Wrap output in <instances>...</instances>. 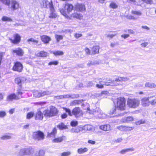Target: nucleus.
I'll list each match as a JSON object with an SVG mask.
<instances>
[{"mask_svg": "<svg viewBox=\"0 0 156 156\" xmlns=\"http://www.w3.org/2000/svg\"><path fill=\"white\" fill-rule=\"evenodd\" d=\"M34 95L36 97L39 98L41 97V92L37 91H35L34 93Z\"/></svg>", "mask_w": 156, "mask_h": 156, "instance_id": "obj_44", "label": "nucleus"}, {"mask_svg": "<svg viewBox=\"0 0 156 156\" xmlns=\"http://www.w3.org/2000/svg\"><path fill=\"white\" fill-rule=\"evenodd\" d=\"M83 101L82 99L72 101L70 103V106H75L81 103Z\"/></svg>", "mask_w": 156, "mask_h": 156, "instance_id": "obj_21", "label": "nucleus"}, {"mask_svg": "<svg viewBox=\"0 0 156 156\" xmlns=\"http://www.w3.org/2000/svg\"><path fill=\"white\" fill-rule=\"evenodd\" d=\"M72 114L77 118L83 115V113L80 108L75 107L72 110Z\"/></svg>", "mask_w": 156, "mask_h": 156, "instance_id": "obj_7", "label": "nucleus"}, {"mask_svg": "<svg viewBox=\"0 0 156 156\" xmlns=\"http://www.w3.org/2000/svg\"><path fill=\"white\" fill-rule=\"evenodd\" d=\"M52 91H51L47 90L45 91L41 92V97L44 96L46 95H49L52 94Z\"/></svg>", "mask_w": 156, "mask_h": 156, "instance_id": "obj_37", "label": "nucleus"}, {"mask_svg": "<svg viewBox=\"0 0 156 156\" xmlns=\"http://www.w3.org/2000/svg\"><path fill=\"white\" fill-rule=\"evenodd\" d=\"M83 129L85 130H90L92 129V127L90 125H87L83 126Z\"/></svg>", "mask_w": 156, "mask_h": 156, "instance_id": "obj_42", "label": "nucleus"}, {"mask_svg": "<svg viewBox=\"0 0 156 156\" xmlns=\"http://www.w3.org/2000/svg\"><path fill=\"white\" fill-rule=\"evenodd\" d=\"M43 117V115L41 112L40 111H37L35 115V119L37 120H42Z\"/></svg>", "mask_w": 156, "mask_h": 156, "instance_id": "obj_19", "label": "nucleus"}, {"mask_svg": "<svg viewBox=\"0 0 156 156\" xmlns=\"http://www.w3.org/2000/svg\"><path fill=\"white\" fill-rule=\"evenodd\" d=\"M58 110L55 107L51 106L50 110H45L43 112L44 116L46 117H51L54 116L57 114Z\"/></svg>", "mask_w": 156, "mask_h": 156, "instance_id": "obj_2", "label": "nucleus"}, {"mask_svg": "<svg viewBox=\"0 0 156 156\" xmlns=\"http://www.w3.org/2000/svg\"><path fill=\"white\" fill-rule=\"evenodd\" d=\"M11 138V136L7 135H5L1 137V139L2 140L9 139Z\"/></svg>", "mask_w": 156, "mask_h": 156, "instance_id": "obj_55", "label": "nucleus"}, {"mask_svg": "<svg viewBox=\"0 0 156 156\" xmlns=\"http://www.w3.org/2000/svg\"><path fill=\"white\" fill-rule=\"evenodd\" d=\"M151 97L143 98L141 99V103L142 106L145 107L148 106L149 105L150 101H149V99Z\"/></svg>", "mask_w": 156, "mask_h": 156, "instance_id": "obj_11", "label": "nucleus"}, {"mask_svg": "<svg viewBox=\"0 0 156 156\" xmlns=\"http://www.w3.org/2000/svg\"><path fill=\"white\" fill-rule=\"evenodd\" d=\"M26 80V79L24 77H18L15 80V82L20 85H21V83Z\"/></svg>", "mask_w": 156, "mask_h": 156, "instance_id": "obj_16", "label": "nucleus"}, {"mask_svg": "<svg viewBox=\"0 0 156 156\" xmlns=\"http://www.w3.org/2000/svg\"><path fill=\"white\" fill-rule=\"evenodd\" d=\"M54 11L55 9L54 7L53 10V11L50 10L51 12L50 13L48 16L50 18L54 19L56 18L57 17V15L56 14L54 13Z\"/></svg>", "mask_w": 156, "mask_h": 156, "instance_id": "obj_27", "label": "nucleus"}, {"mask_svg": "<svg viewBox=\"0 0 156 156\" xmlns=\"http://www.w3.org/2000/svg\"><path fill=\"white\" fill-rule=\"evenodd\" d=\"M88 150V149L86 147H84L83 148H80L78 149L77 152L78 154H81L87 152Z\"/></svg>", "mask_w": 156, "mask_h": 156, "instance_id": "obj_33", "label": "nucleus"}, {"mask_svg": "<svg viewBox=\"0 0 156 156\" xmlns=\"http://www.w3.org/2000/svg\"><path fill=\"white\" fill-rule=\"evenodd\" d=\"M2 20L3 21H8L11 22L12 21V20L10 17H8L6 16H3L2 19Z\"/></svg>", "mask_w": 156, "mask_h": 156, "instance_id": "obj_38", "label": "nucleus"}, {"mask_svg": "<svg viewBox=\"0 0 156 156\" xmlns=\"http://www.w3.org/2000/svg\"><path fill=\"white\" fill-rule=\"evenodd\" d=\"M57 133V129L55 128H54L52 131L51 133L48 134V136L49 137H55V135Z\"/></svg>", "mask_w": 156, "mask_h": 156, "instance_id": "obj_25", "label": "nucleus"}, {"mask_svg": "<svg viewBox=\"0 0 156 156\" xmlns=\"http://www.w3.org/2000/svg\"><path fill=\"white\" fill-rule=\"evenodd\" d=\"M100 129L105 131H108L111 129L110 126L109 125H105L101 126Z\"/></svg>", "mask_w": 156, "mask_h": 156, "instance_id": "obj_23", "label": "nucleus"}, {"mask_svg": "<svg viewBox=\"0 0 156 156\" xmlns=\"http://www.w3.org/2000/svg\"><path fill=\"white\" fill-rule=\"evenodd\" d=\"M20 98V97L18 96H16L15 94H12L9 95L7 98V101H10L13 99H19Z\"/></svg>", "mask_w": 156, "mask_h": 156, "instance_id": "obj_20", "label": "nucleus"}, {"mask_svg": "<svg viewBox=\"0 0 156 156\" xmlns=\"http://www.w3.org/2000/svg\"><path fill=\"white\" fill-rule=\"evenodd\" d=\"M78 124V122L76 121H73L70 122V125L72 126H76Z\"/></svg>", "mask_w": 156, "mask_h": 156, "instance_id": "obj_53", "label": "nucleus"}, {"mask_svg": "<svg viewBox=\"0 0 156 156\" xmlns=\"http://www.w3.org/2000/svg\"><path fill=\"white\" fill-rule=\"evenodd\" d=\"M132 13L137 15L140 16L141 15V13L140 12L136 11H132Z\"/></svg>", "mask_w": 156, "mask_h": 156, "instance_id": "obj_56", "label": "nucleus"}, {"mask_svg": "<svg viewBox=\"0 0 156 156\" xmlns=\"http://www.w3.org/2000/svg\"><path fill=\"white\" fill-rule=\"evenodd\" d=\"M102 83L103 82L102 81H100V84H97L96 85V87L99 88H103V85H104V84H103V83Z\"/></svg>", "mask_w": 156, "mask_h": 156, "instance_id": "obj_52", "label": "nucleus"}, {"mask_svg": "<svg viewBox=\"0 0 156 156\" xmlns=\"http://www.w3.org/2000/svg\"><path fill=\"white\" fill-rule=\"evenodd\" d=\"M45 152L43 150H40L38 152H36L34 156H44Z\"/></svg>", "mask_w": 156, "mask_h": 156, "instance_id": "obj_30", "label": "nucleus"}, {"mask_svg": "<svg viewBox=\"0 0 156 156\" xmlns=\"http://www.w3.org/2000/svg\"><path fill=\"white\" fill-rule=\"evenodd\" d=\"M133 151L134 149L133 148H127L122 150L120 151L119 152L121 154H124L127 152Z\"/></svg>", "mask_w": 156, "mask_h": 156, "instance_id": "obj_32", "label": "nucleus"}, {"mask_svg": "<svg viewBox=\"0 0 156 156\" xmlns=\"http://www.w3.org/2000/svg\"><path fill=\"white\" fill-rule=\"evenodd\" d=\"M125 126H120L117 127V128L119 130L122 131H125Z\"/></svg>", "mask_w": 156, "mask_h": 156, "instance_id": "obj_46", "label": "nucleus"}, {"mask_svg": "<svg viewBox=\"0 0 156 156\" xmlns=\"http://www.w3.org/2000/svg\"><path fill=\"white\" fill-rule=\"evenodd\" d=\"M97 64V62L96 61H89L87 63V66H89L95 65Z\"/></svg>", "mask_w": 156, "mask_h": 156, "instance_id": "obj_47", "label": "nucleus"}, {"mask_svg": "<svg viewBox=\"0 0 156 156\" xmlns=\"http://www.w3.org/2000/svg\"><path fill=\"white\" fill-rule=\"evenodd\" d=\"M65 9L68 14L73 9V6L71 4L66 3L65 4Z\"/></svg>", "mask_w": 156, "mask_h": 156, "instance_id": "obj_14", "label": "nucleus"}, {"mask_svg": "<svg viewBox=\"0 0 156 156\" xmlns=\"http://www.w3.org/2000/svg\"><path fill=\"white\" fill-rule=\"evenodd\" d=\"M108 94V92L107 91H102L101 94V96H102L103 94L107 95Z\"/></svg>", "mask_w": 156, "mask_h": 156, "instance_id": "obj_63", "label": "nucleus"}, {"mask_svg": "<svg viewBox=\"0 0 156 156\" xmlns=\"http://www.w3.org/2000/svg\"><path fill=\"white\" fill-rule=\"evenodd\" d=\"M133 120V118L132 116H128L123 118L122 119V122H129L132 121Z\"/></svg>", "mask_w": 156, "mask_h": 156, "instance_id": "obj_22", "label": "nucleus"}, {"mask_svg": "<svg viewBox=\"0 0 156 156\" xmlns=\"http://www.w3.org/2000/svg\"><path fill=\"white\" fill-rule=\"evenodd\" d=\"M63 109L66 112L68 113V115L70 116H72V112H71V111L69 109L65 108H63Z\"/></svg>", "mask_w": 156, "mask_h": 156, "instance_id": "obj_51", "label": "nucleus"}, {"mask_svg": "<svg viewBox=\"0 0 156 156\" xmlns=\"http://www.w3.org/2000/svg\"><path fill=\"white\" fill-rule=\"evenodd\" d=\"M145 123V121L144 119H142L135 122L136 125H139L141 124H144Z\"/></svg>", "mask_w": 156, "mask_h": 156, "instance_id": "obj_49", "label": "nucleus"}, {"mask_svg": "<svg viewBox=\"0 0 156 156\" xmlns=\"http://www.w3.org/2000/svg\"><path fill=\"white\" fill-rule=\"evenodd\" d=\"M116 111V108H114L111 109L110 112H109V114H112L115 113V112Z\"/></svg>", "mask_w": 156, "mask_h": 156, "instance_id": "obj_59", "label": "nucleus"}, {"mask_svg": "<svg viewBox=\"0 0 156 156\" xmlns=\"http://www.w3.org/2000/svg\"><path fill=\"white\" fill-rule=\"evenodd\" d=\"M85 51L87 55H89L90 54V51L88 48H85Z\"/></svg>", "mask_w": 156, "mask_h": 156, "instance_id": "obj_62", "label": "nucleus"}, {"mask_svg": "<svg viewBox=\"0 0 156 156\" xmlns=\"http://www.w3.org/2000/svg\"><path fill=\"white\" fill-rule=\"evenodd\" d=\"M65 137V136H62V137H60L58 138H55L52 140V142L53 143L61 142L62 141L63 138Z\"/></svg>", "mask_w": 156, "mask_h": 156, "instance_id": "obj_28", "label": "nucleus"}, {"mask_svg": "<svg viewBox=\"0 0 156 156\" xmlns=\"http://www.w3.org/2000/svg\"><path fill=\"white\" fill-rule=\"evenodd\" d=\"M6 115V113L4 111H0V117L3 118Z\"/></svg>", "mask_w": 156, "mask_h": 156, "instance_id": "obj_54", "label": "nucleus"}, {"mask_svg": "<svg viewBox=\"0 0 156 156\" xmlns=\"http://www.w3.org/2000/svg\"><path fill=\"white\" fill-rule=\"evenodd\" d=\"M52 53L55 56L61 55L64 54V52L62 51H52Z\"/></svg>", "mask_w": 156, "mask_h": 156, "instance_id": "obj_35", "label": "nucleus"}, {"mask_svg": "<svg viewBox=\"0 0 156 156\" xmlns=\"http://www.w3.org/2000/svg\"><path fill=\"white\" fill-rule=\"evenodd\" d=\"M58 63V62L57 61H54L50 62L48 64V65H57Z\"/></svg>", "mask_w": 156, "mask_h": 156, "instance_id": "obj_50", "label": "nucleus"}, {"mask_svg": "<svg viewBox=\"0 0 156 156\" xmlns=\"http://www.w3.org/2000/svg\"><path fill=\"white\" fill-rule=\"evenodd\" d=\"M71 17L76 18L79 19L82 18L83 16L81 14L77 13H74L71 15Z\"/></svg>", "mask_w": 156, "mask_h": 156, "instance_id": "obj_24", "label": "nucleus"}, {"mask_svg": "<svg viewBox=\"0 0 156 156\" xmlns=\"http://www.w3.org/2000/svg\"><path fill=\"white\" fill-rule=\"evenodd\" d=\"M75 9L77 11L82 12L85 10V8L83 4H77L75 5Z\"/></svg>", "mask_w": 156, "mask_h": 156, "instance_id": "obj_12", "label": "nucleus"}, {"mask_svg": "<svg viewBox=\"0 0 156 156\" xmlns=\"http://www.w3.org/2000/svg\"><path fill=\"white\" fill-rule=\"evenodd\" d=\"M148 43L147 42H145L144 43H142L141 44V45L142 47H143L144 48L148 44Z\"/></svg>", "mask_w": 156, "mask_h": 156, "instance_id": "obj_64", "label": "nucleus"}, {"mask_svg": "<svg viewBox=\"0 0 156 156\" xmlns=\"http://www.w3.org/2000/svg\"><path fill=\"white\" fill-rule=\"evenodd\" d=\"M34 152V149L32 148H23L16 154V156H25L32 154Z\"/></svg>", "mask_w": 156, "mask_h": 156, "instance_id": "obj_3", "label": "nucleus"}, {"mask_svg": "<svg viewBox=\"0 0 156 156\" xmlns=\"http://www.w3.org/2000/svg\"><path fill=\"white\" fill-rule=\"evenodd\" d=\"M71 153L70 151L64 152L61 153V156H69L70 155Z\"/></svg>", "mask_w": 156, "mask_h": 156, "instance_id": "obj_43", "label": "nucleus"}, {"mask_svg": "<svg viewBox=\"0 0 156 156\" xmlns=\"http://www.w3.org/2000/svg\"><path fill=\"white\" fill-rule=\"evenodd\" d=\"M99 47L98 46H94L92 48V51L94 54L98 53L99 51Z\"/></svg>", "mask_w": 156, "mask_h": 156, "instance_id": "obj_34", "label": "nucleus"}, {"mask_svg": "<svg viewBox=\"0 0 156 156\" xmlns=\"http://www.w3.org/2000/svg\"><path fill=\"white\" fill-rule=\"evenodd\" d=\"M93 114L96 117L102 118H105V115L102 113L101 112V110L99 109H98L97 111L95 110L93 112Z\"/></svg>", "mask_w": 156, "mask_h": 156, "instance_id": "obj_9", "label": "nucleus"}, {"mask_svg": "<svg viewBox=\"0 0 156 156\" xmlns=\"http://www.w3.org/2000/svg\"><path fill=\"white\" fill-rule=\"evenodd\" d=\"M41 39L42 41L45 44H47L51 40V38L46 35L41 36Z\"/></svg>", "mask_w": 156, "mask_h": 156, "instance_id": "obj_15", "label": "nucleus"}, {"mask_svg": "<svg viewBox=\"0 0 156 156\" xmlns=\"http://www.w3.org/2000/svg\"><path fill=\"white\" fill-rule=\"evenodd\" d=\"M150 103L152 105H155L156 104V99H154L151 100L150 101Z\"/></svg>", "mask_w": 156, "mask_h": 156, "instance_id": "obj_61", "label": "nucleus"}, {"mask_svg": "<svg viewBox=\"0 0 156 156\" xmlns=\"http://www.w3.org/2000/svg\"><path fill=\"white\" fill-rule=\"evenodd\" d=\"M33 137L34 138L38 140H43L44 138L43 133L40 131L34 132Z\"/></svg>", "mask_w": 156, "mask_h": 156, "instance_id": "obj_6", "label": "nucleus"}, {"mask_svg": "<svg viewBox=\"0 0 156 156\" xmlns=\"http://www.w3.org/2000/svg\"><path fill=\"white\" fill-rule=\"evenodd\" d=\"M0 1L7 6H9L10 3V0H0Z\"/></svg>", "mask_w": 156, "mask_h": 156, "instance_id": "obj_39", "label": "nucleus"}, {"mask_svg": "<svg viewBox=\"0 0 156 156\" xmlns=\"http://www.w3.org/2000/svg\"><path fill=\"white\" fill-rule=\"evenodd\" d=\"M129 80V78L126 77H119L116 78L115 79V81H126Z\"/></svg>", "mask_w": 156, "mask_h": 156, "instance_id": "obj_26", "label": "nucleus"}, {"mask_svg": "<svg viewBox=\"0 0 156 156\" xmlns=\"http://www.w3.org/2000/svg\"><path fill=\"white\" fill-rule=\"evenodd\" d=\"M110 6L111 8L113 9H116L118 7L117 5L114 2H112L110 5Z\"/></svg>", "mask_w": 156, "mask_h": 156, "instance_id": "obj_48", "label": "nucleus"}, {"mask_svg": "<svg viewBox=\"0 0 156 156\" xmlns=\"http://www.w3.org/2000/svg\"><path fill=\"white\" fill-rule=\"evenodd\" d=\"M19 6V3L15 0H12L11 2V8L13 10L17 9Z\"/></svg>", "mask_w": 156, "mask_h": 156, "instance_id": "obj_13", "label": "nucleus"}, {"mask_svg": "<svg viewBox=\"0 0 156 156\" xmlns=\"http://www.w3.org/2000/svg\"><path fill=\"white\" fill-rule=\"evenodd\" d=\"M79 97V95L78 94H73L70 95V98L74 99L77 98Z\"/></svg>", "mask_w": 156, "mask_h": 156, "instance_id": "obj_57", "label": "nucleus"}, {"mask_svg": "<svg viewBox=\"0 0 156 156\" xmlns=\"http://www.w3.org/2000/svg\"><path fill=\"white\" fill-rule=\"evenodd\" d=\"M126 100L124 98L119 97L117 98L116 107L119 110H123L126 108Z\"/></svg>", "mask_w": 156, "mask_h": 156, "instance_id": "obj_4", "label": "nucleus"}, {"mask_svg": "<svg viewBox=\"0 0 156 156\" xmlns=\"http://www.w3.org/2000/svg\"><path fill=\"white\" fill-rule=\"evenodd\" d=\"M125 131H129L133 130L134 127H132L126 126H125Z\"/></svg>", "mask_w": 156, "mask_h": 156, "instance_id": "obj_58", "label": "nucleus"}, {"mask_svg": "<svg viewBox=\"0 0 156 156\" xmlns=\"http://www.w3.org/2000/svg\"><path fill=\"white\" fill-rule=\"evenodd\" d=\"M23 69L22 64L19 62H16L12 68V69L15 71L20 72L22 71Z\"/></svg>", "mask_w": 156, "mask_h": 156, "instance_id": "obj_8", "label": "nucleus"}, {"mask_svg": "<svg viewBox=\"0 0 156 156\" xmlns=\"http://www.w3.org/2000/svg\"><path fill=\"white\" fill-rule=\"evenodd\" d=\"M95 84L92 82H89L87 84V86L88 87H90L93 86Z\"/></svg>", "mask_w": 156, "mask_h": 156, "instance_id": "obj_60", "label": "nucleus"}, {"mask_svg": "<svg viewBox=\"0 0 156 156\" xmlns=\"http://www.w3.org/2000/svg\"><path fill=\"white\" fill-rule=\"evenodd\" d=\"M127 104L129 108H135L140 104V101L138 98H128Z\"/></svg>", "mask_w": 156, "mask_h": 156, "instance_id": "obj_1", "label": "nucleus"}, {"mask_svg": "<svg viewBox=\"0 0 156 156\" xmlns=\"http://www.w3.org/2000/svg\"><path fill=\"white\" fill-rule=\"evenodd\" d=\"M40 3L42 8H49L50 10H53V6L52 1L49 2L46 0H41Z\"/></svg>", "mask_w": 156, "mask_h": 156, "instance_id": "obj_5", "label": "nucleus"}, {"mask_svg": "<svg viewBox=\"0 0 156 156\" xmlns=\"http://www.w3.org/2000/svg\"><path fill=\"white\" fill-rule=\"evenodd\" d=\"M60 12L61 14L66 17L67 18L68 16L67 15V11H66L64 9H61L60 10Z\"/></svg>", "mask_w": 156, "mask_h": 156, "instance_id": "obj_40", "label": "nucleus"}, {"mask_svg": "<svg viewBox=\"0 0 156 156\" xmlns=\"http://www.w3.org/2000/svg\"><path fill=\"white\" fill-rule=\"evenodd\" d=\"M70 131L72 133H78L80 131V128L77 127L76 128H72Z\"/></svg>", "mask_w": 156, "mask_h": 156, "instance_id": "obj_36", "label": "nucleus"}, {"mask_svg": "<svg viewBox=\"0 0 156 156\" xmlns=\"http://www.w3.org/2000/svg\"><path fill=\"white\" fill-rule=\"evenodd\" d=\"M13 52L16 53L17 55L20 56H22L24 53L23 50L20 48H18L13 50Z\"/></svg>", "mask_w": 156, "mask_h": 156, "instance_id": "obj_18", "label": "nucleus"}, {"mask_svg": "<svg viewBox=\"0 0 156 156\" xmlns=\"http://www.w3.org/2000/svg\"><path fill=\"white\" fill-rule=\"evenodd\" d=\"M36 55L38 57H46L48 55V53L44 51H41L37 52Z\"/></svg>", "mask_w": 156, "mask_h": 156, "instance_id": "obj_17", "label": "nucleus"}, {"mask_svg": "<svg viewBox=\"0 0 156 156\" xmlns=\"http://www.w3.org/2000/svg\"><path fill=\"white\" fill-rule=\"evenodd\" d=\"M55 37L56 39L58 42L60 40H62L63 38V37L62 36L59 35L57 34H56L55 35Z\"/></svg>", "mask_w": 156, "mask_h": 156, "instance_id": "obj_41", "label": "nucleus"}, {"mask_svg": "<svg viewBox=\"0 0 156 156\" xmlns=\"http://www.w3.org/2000/svg\"><path fill=\"white\" fill-rule=\"evenodd\" d=\"M14 39H9L12 43L17 44L20 41L21 37L19 34H14Z\"/></svg>", "mask_w": 156, "mask_h": 156, "instance_id": "obj_10", "label": "nucleus"}, {"mask_svg": "<svg viewBox=\"0 0 156 156\" xmlns=\"http://www.w3.org/2000/svg\"><path fill=\"white\" fill-rule=\"evenodd\" d=\"M34 115V113L33 112H30L27 114V119H30Z\"/></svg>", "mask_w": 156, "mask_h": 156, "instance_id": "obj_45", "label": "nucleus"}, {"mask_svg": "<svg viewBox=\"0 0 156 156\" xmlns=\"http://www.w3.org/2000/svg\"><path fill=\"white\" fill-rule=\"evenodd\" d=\"M57 126L58 128L60 130L66 129L67 128V126L62 122L58 124Z\"/></svg>", "mask_w": 156, "mask_h": 156, "instance_id": "obj_29", "label": "nucleus"}, {"mask_svg": "<svg viewBox=\"0 0 156 156\" xmlns=\"http://www.w3.org/2000/svg\"><path fill=\"white\" fill-rule=\"evenodd\" d=\"M145 87L149 88H155L156 87V85L152 83L147 82L145 84Z\"/></svg>", "mask_w": 156, "mask_h": 156, "instance_id": "obj_31", "label": "nucleus"}]
</instances>
